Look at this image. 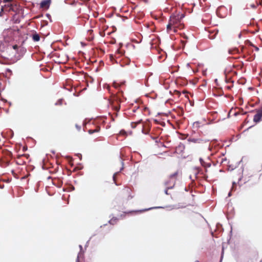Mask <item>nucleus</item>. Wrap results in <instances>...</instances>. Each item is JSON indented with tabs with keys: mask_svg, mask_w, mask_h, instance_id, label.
<instances>
[{
	"mask_svg": "<svg viewBox=\"0 0 262 262\" xmlns=\"http://www.w3.org/2000/svg\"><path fill=\"white\" fill-rule=\"evenodd\" d=\"M184 14H173L170 17L169 22L167 25V32L168 33L177 32L178 30H182L184 28L183 18Z\"/></svg>",
	"mask_w": 262,
	"mask_h": 262,
	"instance_id": "obj_1",
	"label": "nucleus"
},
{
	"mask_svg": "<svg viewBox=\"0 0 262 262\" xmlns=\"http://www.w3.org/2000/svg\"><path fill=\"white\" fill-rule=\"evenodd\" d=\"M178 176V171H176L170 174L164 181V185L165 187V193L166 194H169L168 193V189H172L174 187Z\"/></svg>",
	"mask_w": 262,
	"mask_h": 262,
	"instance_id": "obj_2",
	"label": "nucleus"
},
{
	"mask_svg": "<svg viewBox=\"0 0 262 262\" xmlns=\"http://www.w3.org/2000/svg\"><path fill=\"white\" fill-rule=\"evenodd\" d=\"M6 8L7 9V11L10 12L11 11L15 12L17 9V5H13L12 4L10 5H6Z\"/></svg>",
	"mask_w": 262,
	"mask_h": 262,
	"instance_id": "obj_3",
	"label": "nucleus"
},
{
	"mask_svg": "<svg viewBox=\"0 0 262 262\" xmlns=\"http://www.w3.org/2000/svg\"><path fill=\"white\" fill-rule=\"evenodd\" d=\"M5 47L2 42H0V57L6 58V54L5 53Z\"/></svg>",
	"mask_w": 262,
	"mask_h": 262,
	"instance_id": "obj_4",
	"label": "nucleus"
},
{
	"mask_svg": "<svg viewBox=\"0 0 262 262\" xmlns=\"http://www.w3.org/2000/svg\"><path fill=\"white\" fill-rule=\"evenodd\" d=\"M51 3L50 0H45L41 2L40 7L42 8H48Z\"/></svg>",
	"mask_w": 262,
	"mask_h": 262,
	"instance_id": "obj_5",
	"label": "nucleus"
},
{
	"mask_svg": "<svg viewBox=\"0 0 262 262\" xmlns=\"http://www.w3.org/2000/svg\"><path fill=\"white\" fill-rule=\"evenodd\" d=\"M188 141L189 142H192L194 143H202L203 140L199 138H190L188 139Z\"/></svg>",
	"mask_w": 262,
	"mask_h": 262,
	"instance_id": "obj_6",
	"label": "nucleus"
},
{
	"mask_svg": "<svg viewBox=\"0 0 262 262\" xmlns=\"http://www.w3.org/2000/svg\"><path fill=\"white\" fill-rule=\"evenodd\" d=\"M262 117L261 113H257L256 114H255L253 118V121L254 122L257 123L259 122L261 120V118Z\"/></svg>",
	"mask_w": 262,
	"mask_h": 262,
	"instance_id": "obj_7",
	"label": "nucleus"
},
{
	"mask_svg": "<svg viewBox=\"0 0 262 262\" xmlns=\"http://www.w3.org/2000/svg\"><path fill=\"white\" fill-rule=\"evenodd\" d=\"M100 130V126H97L96 128L94 129H89L88 130V133L90 134H92L94 133H97V132H99Z\"/></svg>",
	"mask_w": 262,
	"mask_h": 262,
	"instance_id": "obj_8",
	"label": "nucleus"
},
{
	"mask_svg": "<svg viewBox=\"0 0 262 262\" xmlns=\"http://www.w3.org/2000/svg\"><path fill=\"white\" fill-rule=\"evenodd\" d=\"M200 161L201 165L204 167H210L211 165L210 163H206L202 158L200 159Z\"/></svg>",
	"mask_w": 262,
	"mask_h": 262,
	"instance_id": "obj_9",
	"label": "nucleus"
},
{
	"mask_svg": "<svg viewBox=\"0 0 262 262\" xmlns=\"http://www.w3.org/2000/svg\"><path fill=\"white\" fill-rule=\"evenodd\" d=\"M32 38L34 41H38L40 40V36L38 34L35 33L32 35Z\"/></svg>",
	"mask_w": 262,
	"mask_h": 262,
	"instance_id": "obj_10",
	"label": "nucleus"
},
{
	"mask_svg": "<svg viewBox=\"0 0 262 262\" xmlns=\"http://www.w3.org/2000/svg\"><path fill=\"white\" fill-rule=\"evenodd\" d=\"M227 159L225 157H224V155L219 158L217 160V162H220L221 164H223L225 161H226Z\"/></svg>",
	"mask_w": 262,
	"mask_h": 262,
	"instance_id": "obj_11",
	"label": "nucleus"
},
{
	"mask_svg": "<svg viewBox=\"0 0 262 262\" xmlns=\"http://www.w3.org/2000/svg\"><path fill=\"white\" fill-rule=\"evenodd\" d=\"M238 52V50L237 48H234L233 49H230L228 50V53L230 54H234Z\"/></svg>",
	"mask_w": 262,
	"mask_h": 262,
	"instance_id": "obj_12",
	"label": "nucleus"
},
{
	"mask_svg": "<svg viewBox=\"0 0 262 262\" xmlns=\"http://www.w3.org/2000/svg\"><path fill=\"white\" fill-rule=\"evenodd\" d=\"M4 11H7V8H6V5H5L4 7H2V8H1V10L0 11V16H3V12Z\"/></svg>",
	"mask_w": 262,
	"mask_h": 262,
	"instance_id": "obj_13",
	"label": "nucleus"
},
{
	"mask_svg": "<svg viewBox=\"0 0 262 262\" xmlns=\"http://www.w3.org/2000/svg\"><path fill=\"white\" fill-rule=\"evenodd\" d=\"M149 210V209H144L143 210L132 211H130V212H128V213H133V212H141L142 211H147V210Z\"/></svg>",
	"mask_w": 262,
	"mask_h": 262,
	"instance_id": "obj_14",
	"label": "nucleus"
},
{
	"mask_svg": "<svg viewBox=\"0 0 262 262\" xmlns=\"http://www.w3.org/2000/svg\"><path fill=\"white\" fill-rule=\"evenodd\" d=\"M117 174H118V172H116V173H114L113 175V180L116 185H117V183H116V176Z\"/></svg>",
	"mask_w": 262,
	"mask_h": 262,
	"instance_id": "obj_15",
	"label": "nucleus"
},
{
	"mask_svg": "<svg viewBox=\"0 0 262 262\" xmlns=\"http://www.w3.org/2000/svg\"><path fill=\"white\" fill-rule=\"evenodd\" d=\"M117 221V219H112L110 221V223L111 224H114V222Z\"/></svg>",
	"mask_w": 262,
	"mask_h": 262,
	"instance_id": "obj_16",
	"label": "nucleus"
},
{
	"mask_svg": "<svg viewBox=\"0 0 262 262\" xmlns=\"http://www.w3.org/2000/svg\"><path fill=\"white\" fill-rule=\"evenodd\" d=\"M75 126H76V127L77 128V129L78 130H80L81 129V126L80 125H78L77 124H76Z\"/></svg>",
	"mask_w": 262,
	"mask_h": 262,
	"instance_id": "obj_17",
	"label": "nucleus"
},
{
	"mask_svg": "<svg viewBox=\"0 0 262 262\" xmlns=\"http://www.w3.org/2000/svg\"><path fill=\"white\" fill-rule=\"evenodd\" d=\"M18 46L16 45H15L12 46L13 49L14 50H16L17 49H18Z\"/></svg>",
	"mask_w": 262,
	"mask_h": 262,
	"instance_id": "obj_18",
	"label": "nucleus"
},
{
	"mask_svg": "<svg viewBox=\"0 0 262 262\" xmlns=\"http://www.w3.org/2000/svg\"><path fill=\"white\" fill-rule=\"evenodd\" d=\"M21 157H27V156H26V155H18V156H17V158H18V159H19V158H20Z\"/></svg>",
	"mask_w": 262,
	"mask_h": 262,
	"instance_id": "obj_19",
	"label": "nucleus"
},
{
	"mask_svg": "<svg viewBox=\"0 0 262 262\" xmlns=\"http://www.w3.org/2000/svg\"><path fill=\"white\" fill-rule=\"evenodd\" d=\"M114 86L115 88H117L118 86H119V84H117V83H114Z\"/></svg>",
	"mask_w": 262,
	"mask_h": 262,
	"instance_id": "obj_20",
	"label": "nucleus"
},
{
	"mask_svg": "<svg viewBox=\"0 0 262 262\" xmlns=\"http://www.w3.org/2000/svg\"><path fill=\"white\" fill-rule=\"evenodd\" d=\"M3 1L4 3L10 2L12 1V0H3Z\"/></svg>",
	"mask_w": 262,
	"mask_h": 262,
	"instance_id": "obj_21",
	"label": "nucleus"
},
{
	"mask_svg": "<svg viewBox=\"0 0 262 262\" xmlns=\"http://www.w3.org/2000/svg\"><path fill=\"white\" fill-rule=\"evenodd\" d=\"M115 109L116 111H118L120 110V106H116Z\"/></svg>",
	"mask_w": 262,
	"mask_h": 262,
	"instance_id": "obj_22",
	"label": "nucleus"
},
{
	"mask_svg": "<svg viewBox=\"0 0 262 262\" xmlns=\"http://www.w3.org/2000/svg\"><path fill=\"white\" fill-rule=\"evenodd\" d=\"M256 51H258L259 50V48L256 46L254 47Z\"/></svg>",
	"mask_w": 262,
	"mask_h": 262,
	"instance_id": "obj_23",
	"label": "nucleus"
},
{
	"mask_svg": "<svg viewBox=\"0 0 262 262\" xmlns=\"http://www.w3.org/2000/svg\"><path fill=\"white\" fill-rule=\"evenodd\" d=\"M232 86V85H231V86H227L226 88H227V89H230Z\"/></svg>",
	"mask_w": 262,
	"mask_h": 262,
	"instance_id": "obj_24",
	"label": "nucleus"
},
{
	"mask_svg": "<svg viewBox=\"0 0 262 262\" xmlns=\"http://www.w3.org/2000/svg\"><path fill=\"white\" fill-rule=\"evenodd\" d=\"M249 42V43H250V45L251 46H253V47H254V46L253 45V43L252 42H251L250 41H248Z\"/></svg>",
	"mask_w": 262,
	"mask_h": 262,
	"instance_id": "obj_25",
	"label": "nucleus"
},
{
	"mask_svg": "<svg viewBox=\"0 0 262 262\" xmlns=\"http://www.w3.org/2000/svg\"><path fill=\"white\" fill-rule=\"evenodd\" d=\"M110 58L112 59L113 58V55H110Z\"/></svg>",
	"mask_w": 262,
	"mask_h": 262,
	"instance_id": "obj_26",
	"label": "nucleus"
},
{
	"mask_svg": "<svg viewBox=\"0 0 262 262\" xmlns=\"http://www.w3.org/2000/svg\"><path fill=\"white\" fill-rule=\"evenodd\" d=\"M79 247H80V249H82V246L80 245Z\"/></svg>",
	"mask_w": 262,
	"mask_h": 262,
	"instance_id": "obj_27",
	"label": "nucleus"
},
{
	"mask_svg": "<svg viewBox=\"0 0 262 262\" xmlns=\"http://www.w3.org/2000/svg\"><path fill=\"white\" fill-rule=\"evenodd\" d=\"M214 37H210V38H211V39H213V38H214Z\"/></svg>",
	"mask_w": 262,
	"mask_h": 262,
	"instance_id": "obj_28",
	"label": "nucleus"
},
{
	"mask_svg": "<svg viewBox=\"0 0 262 262\" xmlns=\"http://www.w3.org/2000/svg\"><path fill=\"white\" fill-rule=\"evenodd\" d=\"M234 185H235V182H233V186Z\"/></svg>",
	"mask_w": 262,
	"mask_h": 262,
	"instance_id": "obj_29",
	"label": "nucleus"
},
{
	"mask_svg": "<svg viewBox=\"0 0 262 262\" xmlns=\"http://www.w3.org/2000/svg\"><path fill=\"white\" fill-rule=\"evenodd\" d=\"M194 262H200L199 260H195Z\"/></svg>",
	"mask_w": 262,
	"mask_h": 262,
	"instance_id": "obj_30",
	"label": "nucleus"
},
{
	"mask_svg": "<svg viewBox=\"0 0 262 262\" xmlns=\"http://www.w3.org/2000/svg\"><path fill=\"white\" fill-rule=\"evenodd\" d=\"M217 32H218V31H216V32L215 33V35L217 34Z\"/></svg>",
	"mask_w": 262,
	"mask_h": 262,
	"instance_id": "obj_31",
	"label": "nucleus"
}]
</instances>
